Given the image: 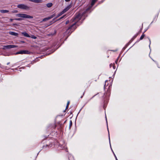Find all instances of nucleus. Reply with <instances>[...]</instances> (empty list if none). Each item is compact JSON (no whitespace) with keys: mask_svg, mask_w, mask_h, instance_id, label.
Returning <instances> with one entry per match:
<instances>
[{"mask_svg":"<svg viewBox=\"0 0 160 160\" xmlns=\"http://www.w3.org/2000/svg\"><path fill=\"white\" fill-rule=\"evenodd\" d=\"M97 1V0H92L91 6L82 12H79L76 14L75 17L72 18L71 20L72 22H74V23L68 28L66 31L65 34L68 35V36L76 28L75 25H79V24H78V21L80 20L82 17H85L86 16L85 14L90 10L92 6Z\"/></svg>","mask_w":160,"mask_h":160,"instance_id":"obj_1","label":"nucleus"},{"mask_svg":"<svg viewBox=\"0 0 160 160\" xmlns=\"http://www.w3.org/2000/svg\"><path fill=\"white\" fill-rule=\"evenodd\" d=\"M16 16L19 17L26 18H32L33 17L25 14L19 13L16 14Z\"/></svg>","mask_w":160,"mask_h":160,"instance_id":"obj_2","label":"nucleus"},{"mask_svg":"<svg viewBox=\"0 0 160 160\" xmlns=\"http://www.w3.org/2000/svg\"><path fill=\"white\" fill-rule=\"evenodd\" d=\"M18 8L21 9H28L29 8V7L24 4H19L18 5Z\"/></svg>","mask_w":160,"mask_h":160,"instance_id":"obj_3","label":"nucleus"},{"mask_svg":"<svg viewBox=\"0 0 160 160\" xmlns=\"http://www.w3.org/2000/svg\"><path fill=\"white\" fill-rule=\"evenodd\" d=\"M31 53V52H30L28 50H21L20 51H18L16 53V54H29Z\"/></svg>","mask_w":160,"mask_h":160,"instance_id":"obj_4","label":"nucleus"},{"mask_svg":"<svg viewBox=\"0 0 160 160\" xmlns=\"http://www.w3.org/2000/svg\"><path fill=\"white\" fill-rule=\"evenodd\" d=\"M113 81H105V82L104 87H107L108 86V89L110 88L112 86Z\"/></svg>","mask_w":160,"mask_h":160,"instance_id":"obj_5","label":"nucleus"},{"mask_svg":"<svg viewBox=\"0 0 160 160\" xmlns=\"http://www.w3.org/2000/svg\"><path fill=\"white\" fill-rule=\"evenodd\" d=\"M18 47L17 46L14 45H8L7 46H4V48L5 49H9L12 48H17Z\"/></svg>","mask_w":160,"mask_h":160,"instance_id":"obj_6","label":"nucleus"},{"mask_svg":"<svg viewBox=\"0 0 160 160\" xmlns=\"http://www.w3.org/2000/svg\"><path fill=\"white\" fill-rule=\"evenodd\" d=\"M106 122H107V125H108V122H107V118H106ZM107 128H108V136H109V143H110V147H111V143H110V136H109V133L108 129V126H107ZM112 149V152H113V153L114 154V156L115 157V158L116 160H118V159H117V158L116 155H115V154L114 153L112 150V149Z\"/></svg>","mask_w":160,"mask_h":160,"instance_id":"obj_7","label":"nucleus"},{"mask_svg":"<svg viewBox=\"0 0 160 160\" xmlns=\"http://www.w3.org/2000/svg\"><path fill=\"white\" fill-rule=\"evenodd\" d=\"M72 7V4H70L67 6L62 11L64 13L68 11Z\"/></svg>","mask_w":160,"mask_h":160,"instance_id":"obj_8","label":"nucleus"},{"mask_svg":"<svg viewBox=\"0 0 160 160\" xmlns=\"http://www.w3.org/2000/svg\"><path fill=\"white\" fill-rule=\"evenodd\" d=\"M22 34L25 37L29 38L30 37V35L26 32H22Z\"/></svg>","mask_w":160,"mask_h":160,"instance_id":"obj_9","label":"nucleus"},{"mask_svg":"<svg viewBox=\"0 0 160 160\" xmlns=\"http://www.w3.org/2000/svg\"><path fill=\"white\" fill-rule=\"evenodd\" d=\"M9 34L11 35H13L15 36H17L18 35V33L12 32H9Z\"/></svg>","mask_w":160,"mask_h":160,"instance_id":"obj_10","label":"nucleus"},{"mask_svg":"<svg viewBox=\"0 0 160 160\" xmlns=\"http://www.w3.org/2000/svg\"><path fill=\"white\" fill-rule=\"evenodd\" d=\"M9 12V11L7 10H0V12L2 13H8Z\"/></svg>","mask_w":160,"mask_h":160,"instance_id":"obj_11","label":"nucleus"},{"mask_svg":"<svg viewBox=\"0 0 160 160\" xmlns=\"http://www.w3.org/2000/svg\"><path fill=\"white\" fill-rule=\"evenodd\" d=\"M59 146L62 148V149H65L66 148V145L65 144L63 145H61V144H59Z\"/></svg>","mask_w":160,"mask_h":160,"instance_id":"obj_12","label":"nucleus"},{"mask_svg":"<svg viewBox=\"0 0 160 160\" xmlns=\"http://www.w3.org/2000/svg\"><path fill=\"white\" fill-rule=\"evenodd\" d=\"M52 146V144H49L48 145H46L45 146H44L42 148L43 149L44 148H46L47 147H48V148L49 147H50Z\"/></svg>","mask_w":160,"mask_h":160,"instance_id":"obj_13","label":"nucleus"},{"mask_svg":"<svg viewBox=\"0 0 160 160\" xmlns=\"http://www.w3.org/2000/svg\"><path fill=\"white\" fill-rule=\"evenodd\" d=\"M52 5V3H49L47 4V6L48 8H50Z\"/></svg>","mask_w":160,"mask_h":160,"instance_id":"obj_14","label":"nucleus"},{"mask_svg":"<svg viewBox=\"0 0 160 160\" xmlns=\"http://www.w3.org/2000/svg\"><path fill=\"white\" fill-rule=\"evenodd\" d=\"M64 13L62 11L61 12L58 14V15H57V16L56 17V18H58V17L61 15L62 14H63Z\"/></svg>","mask_w":160,"mask_h":160,"instance_id":"obj_15","label":"nucleus"},{"mask_svg":"<svg viewBox=\"0 0 160 160\" xmlns=\"http://www.w3.org/2000/svg\"><path fill=\"white\" fill-rule=\"evenodd\" d=\"M49 17H47V18H44L43 20H42V21L43 22H44V21H47V20H49Z\"/></svg>","mask_w":160,"mask_h":160,"instance_id":"obj_16","label":"nucleus"},{"mask_svg":"<svg viewBox=\"0 0 160 160\" xmlns=\"http://www.w3.org/2000/svg\"><path fill=\"white\" fill-rule=\"evenodd\" d=\"M145 36V35L144 34V33H143L142 35L141 36L140 38V40H141L142 39H143V38H144Z\"/></svg>","mask_w":160,"mask_h":160,"instance_id":"obj_17","label":"nucleus"},{"mask_svg":"<svg viewBox=\"0 0 160 160\" xmlns=\"http://www.w3.org/2000/svg\"><path fill=\"white\" fill-rule=\"evenodd\" d=\"M72 122L71 120H70V123H69V128H71V127L72 126Z\"/></svg>","mask_w":160,"mask_h":160,"instance_id":"obj_18","label":"nucleus"},{"mask_svg":"<svg viewBox=\"0 0 160 160\" xmlns=\"http://www.w3.org/2000/svg\"><path fill=\"white\" fill-rule=\"evenodd\" d=\"M54 16V14L50 16L49 17V19H51Z\"/></svg>","mask_w":160,"mask_h":160,"instance_id":"obj_19","label":"nucleus"},{"mask_svg":"<svg viewBox=\"0 0 160 160\" xmlns=\"http://www.w3.org/2000/svg\"><path fill=\"white\" fill-rule=\"evenodd\" d=\"M31 37L32 38L34 39H36L37 38V37L36 36H35L33 35H32V36L31 37Z\"/></svg>","mask_w":160,"mask_h":160,"instance_id":"obj_20","label":"nucleus"},{"mask_svg":"<svg viewBox=\"0 0 160 160\" xmlns=\"http://www.w3.org/2000/svg\"><path fill=\"white\" fill-rule=\"evenodd\" d=\"M69 104V102L68 101L67 103V105L66 107V109L68 108Z\"/></svg>","mask_w":160,"mask_h":160,"instance_id":"obj_21","label":"nucleus"},{"mask_svg":"<svg viewBox=\"0 0 160 160\" xmlns=\"http://www.w3.org/2000/svg\"><path fill=\"white\" fill-rule=\"evenodd\" d=\"M15 19L18 20V21H21L22 20V19L21 18H19L17 19Z\"/></svg>","mask_w":160,"mask_h":160,"instance_id":"obj_22","label":"nucleus"},{"mask_svg":"<svg viewBox=\"0 0 160 160\" xmlns=\"http://www.w3.org/2000/svg\"><path fill=\"white\" fill-rule=\"evenodd\" d=\"M113 69H115V66L114 64H113V65L112 66Z\"/></svg>","mask_w":160,"mask_h":160,"instance_id":"obj_23","label":"nucleus"},{"mask_svg":"<svg viewBox=\"0 0 160 160\" xmlns=\"http://www.w3.org/2000/svg\"><path fill=\"white\" fill-rule=\"evenodd\" d=\"M3 67V69H8L7 66H5L4 67Z\"/></svg>","mask_w":160,"mask_h":160,"instance_id":"obj_24","label":"nucleus"},{"mask_svg":"<svg viewBox=\"0 0 160 160\" xmlns=\"http://www.w3.org/2000/svg\"><path fill=\"white\" fill-rule=\"evenodd\" d=\"M85 91H84V92H83V95L81 97V98H82L83 97V96L84 95V93H85Z\"/></svg>","mask_w":160,"mask_h":160,"instance_id":"obj_25","label":"nucleus"},{"mask_svg":"<svg viewBox=\"0 0 160 160\" xmlns=\"http://www.w3.org/2000/svg\"><path fill=\"white\" fill-rule=\"evenodd\" d=\"M109 94H110V92L109 91H107V93H106V94L109 95Z\"/></svg>","mask_w":160,"mask_h":160,"instance_id":"obj_26","label":"nucleus"},{"mask_svg":"<svg viewBox=\"0 0 160 160\" xmlns=\"http://www.w3.org/2000/svg\"><path fill=\"white\" fill-rule=\"evenodd\" d=\"M137 37V36H134L132 38V39L131 40H133V39H134V38H136V37Z\"/></svg>","mask_w":160,"mask_h":160,"instance_id":"obj_27","label":"nucleus"},{"mask_svg":"<svg viewBox=\"0 0 160 160\" xmlns=\"http://www.w3.org/2000/svg\"><path fill=\"white\" fill-rule=\"evenodd\" d=\"M113 65V64H112V63H111V64H110V68H111L112 67Z\"/></svg>","mask_w":160,"mask_h":160,"instance_id":"obj_28","label":"nucleus"},{"mask_svg":"<svg viewBox=\"0 0 160 160\" xmlns=\"http://www.w3.org/2000/svg\"><path fill=\"white\" fill-rule=\"evenodd\" d=\"M13 20V19H11V18L10 19V22H12V21Z\"/></svg>","mask_w":160,"mask_h":160,"instance_id":"obj_29","label":"nucleus"},{"mask_svg":"<svg viewBox=\"0 0 160 160\" xmlns=\"http://www.w3.org/2000/svg\"><path fill=\"white\" fill-rule=\"evenodd\" d=\"M18 12V11H17V10H15L14 11H13V13H16V12Z\"/></svg>","mask_w":160,"mask_h":160,"instance_id":"obj_30","label":"nucleus"},{"mask_svg":"<svg viewBox=\"0 0 160 160\" xmlns=\"http://www.w3.org/2000/svg\"><path fill=\"white\" fill-rule=\"evenodd\" d=\"M71 0H65V1L66 2H69Z\"/></svg>","mask_w":160,"mask_h":160,"instance_id":"obj_31","label":"nucleus"},{"mask_svg":"<svg viewBox=\"0 0 160 160\" xmlns=\"http://www.w3.org/2000/svg\"><path fill=\"white\" fill-rule=\"evenodd\" d=\"M69 23V21H67L66 22V24H68V23Z\"/></svg>","mask_w":160,"mask_h":160,"instance_id":"obj_32","label":"nucleus"},{"mask_svg":"<svg viewBox=\"0 0 160 160\" xmlns=\"http://www.w3.org/2000/svg\"><path fill=\"white\" fill-rule=\"evenodd\" d=\"M149 39V42H150V44H149V47H150V43H151V41H150V39Z\"/></svg>","mask_w":160,"mask_h":160,"instance_id":"obj_33","label":"nucleus"},{"mask_svg":"<svg viewBox=\"0 0 160 160\" xmlns=\"http://www.w3.org/2000/svg\"><path fill=\"white\" fill-rule=\"evenodd\" d=\"M4 66H3V65H2L1 66V67L2 68H3V67H4Z\"/></svg>","mask_w":160,"mask_h":160,"instance_id":"obj_34","label":"nucleus"},{"mask_svg":"<svg viewBox=\"0 0 160 160\" xmlns=\"http://www.w3.org/2000/svg\"><path fill=\"white\" fill-rule=\"evenodd\" d=\"M64 17V16H62V17H61L60 18V19H62L63 18V17Z\"/></svg>","mask_w":160,"mask_h":160,"instance_id":"obj_35","label":"nucleus"},{"mask_svg":"<svg viewBox=\"0 0 160 160\" xmlns=\"http://www.w3.org/2000/svg\"><path fill=\"white\" fill-rule=\"evenodd\" d=\"M9 64H10V62H8V63H7V65H9Z\"/></svg>","mask_w":160,"mask_h":160,"instance_id":"obj_36","label":"nucleus"},{"mask_svg":"<svg viewBox=\"0 0 160 160\" xmlns=\"http://www.w3.org/2000/svg\"><path fill=\"white\" fill-rule=\"evenodd\" d=\"M117 61H118V60L117 59V60L115 61V62L116 63H117Z\"/></svg>","mask_w":160,"mask_h":160,"instance_id":"obj_37","label":"nucleus"},{"mask_svg":"<svg viewBox=\"0 0 160 160\" xmlns=\"http://www.w3.org/2000/svg\"><path fill=\"white\" fill-rule=\"evenodd\" d=\"M95 95H96L93 96L91 98H93Z\"/></svg>","mask_w":160,"mask_h":160,"instance_id":"obj_38","label":"nucleus"},{"mask_svg":"<svg viewBox=\"0 0 160 160\" xmlns=\"http://www.w3.org/2000/svg\"><path fill=\"white\" fill-rule=\"evenodd\" d=\"M68 159L69 160H70V158H69V157L68 158Z\"/></svg>","mask_w":160,"mask_h":160,"instance_id":"obj_39","label":"nucleus"},{"mask_svg":"<svg viewBox=\"0 0 160 160\" xmlns=\"http://www.w3.org/2000/svg\"><path fill=\"white\" fill-rule=\"evenodd\" d=\"M64 112H65V110H64Z\"/></svg>","mask_w":160,"mask_h":160,"instance_id":"obj_40","label":"nucleus"},{"mask_svg":"<svg viewBox=\"0 0 160 160\" xmlns=\"http://www.w3.org/2000/svg\"><path fill=\"white\" fill-rule=\"evenodd\" d=\"M49 53H48V55H49Z\"/></svg>","mask_w":160,"mask_h":160,"instance_id":"obj_41","label":"nucleus"}]
</instances>
